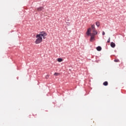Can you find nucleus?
Wrapping results in <instances>:
<instances>
[{
  "label": "nucleus",
  "mask_w": 126,
  "mask_h": 126,
  "mask_svg": "<svg viewBox=\"0 0 126 126\" xmlns=\"http://www.w3.org/2000/svg\"><path fill=\"white\" fill-rule=\"evenodd\" d=\"M46 36H47V33L45 32H42L38 34L36 36V39L35 41V44H40L43 41V39H46Z\"/></svg>",
  "instance_id": "1"
},
{
  "label": "nucleus",
  "mask_w": 126,
  "mask_h": 126,
  "mask_svg": "<svg viewBox=\"0 0 126 126\" xmlns=\"http://www.w3.org/2000/svg\"><path fill=\"white\" fill-rule=\"evenodd\" d=\"M87 36H91L90 41L93 42L94 39V37L97 35V33H91V28H90L88 29L86 32Z\"/></svg>",
  "instance_id": "2"
},
{
  "label": "nucleus",
  "mask_w": 126,
  "mask_h": 126,
  "mask_svg": "<svg viewBox=\"0 0 126 126\" xmlns=\"http://www.w3.org/2000/svg\"><path fill=\"white\" fill-rule=\"evenodd\" d=\"M91 30H92V33H94V34H97L98 33V32H97V31L96 30V29H95V25H92Z\"/></svg>",
  "instance_id": "3"
},
{
  "label": "nucleus",
  "mask_w": 126,
  "mask_h": 126,
  "mask_svg": "<svg viewBox=\"0 0 126 126\" xmlns=\"http://www.w3.org/2000/svg\"><path fill=\"white\" fill-rule=\"evenodd\" d=\"M43 9H44V7L41 6V7H39L37 8L36 9V10L37 11H42V10H43Z\"/></svg>",
  "instance_id": "4"
},
{
  "label": "nucleus",
  "mask_w": 126,
  "mask_h": 126,
  "mask_svg": "<svg viewBox=\"0 0 126 126\" xmlns=\"http://www.w3.org/2000/svg\"><path fill=\"white\" fill-rule=\"evenodd\" d=\"M110 46L112 48H115L116 47V44L114 42H111L110 44Z\"/></svg>",
  "instance_id": "5"
},
{
  "label": "nucleus",
  "mask_w": 126,
  "mask_h": 126,
  "mask_svg": "<svg viewBox=\"0 0 126 126\" xmlns=\"http://www.w3.org/2000/svg\"><path fill=\"white\" fill-rule=\"evenodd\" d=\"M96 50L97 51H101V50H102V48L100 46H98L97 47H96Z\"/></svg>",
  "instance_id": "6"
},
{
  "label": "nucleus",
  "mask_w": 126,
  "mask_h": 126,
  "mask_svg": "<svg viewBox=\"0 0 126 126\" xmlns=\"http://www.w3.org/2000/svg\"><path fill=\"white\" fill-rule=\"evenodd\" d=\"M57 61L59 62V63H62V62H63V59L58 58Z\"/></svg>",
  "instance_id": "7"
},
{
  "label": "nucleus",
  "mask_w": 126,
  "mask_h": 126,
  "mask_svg": "<svg viewBox=\"0 0 126 126\" xmlns=\"http://www.w3.org/2000/svg\"><path fill=\"white\" fill-rule=\"evenodd\" d=\"M103 85L104 86H108V82H107V81L104 82L103 83Z\"/></svg>",
  "instance_id": "8"
},
{
  "label": "nucleus",
  "mask_w": 126,
  "mask_h": 126,
  "mask_svg": "<svg viewBox=\"0 0 126 126\" xmlns=\"http://www.w3.org/2000/svg\"><path fill=\"white\" fill-rule=\"evenodd\" d=\"M95 24L97 27H99V26H100V23L99 22H96L95 23Z\"/></svg>",
  "instance_id": "9"
},
{
  "label": "nucleus",
  "mask_w": 126,
  "mask_h": 126,
  "mask_svg": "<svg viewBox=\"0 0 126 126\" xmlns=\"http://www.w3.org/2000/svg\"><path fill=\"white\" fill-rule=\"evenodd\" d=\"M114 62L115 63H119V62H120V60H119V59H115L114 60Z\"/></svg>",
  "instance_id": "10"
},
{
  "label": "nucleus",
  "mask_w": 126,
  "mask_h": 126,
  "mask_svg": "<svg viewBox=\"0 0 126 126\" xmlns=\"http://www.w3.org/2000/svg\"><path fill=\"white\" fill-rule=\"evenodd\" d=\"M54 75H55L56 76H58V75H60V73L56 72L54 73Z\"/></svg>",
  "instance_id": "11"
},
{
  "label": "nucleus",
  "mask_w": 126,
  "mask_h": 126,
  "mask_svg": "<svg viewBox=\"0 0 126 126\" xmlns=\"http://www.w3.org/2000/svg\"><path fill=\"white\" fill-rule=\"evenodd\" d=\"M110 40H111V38L109 37L108 40H107V43H110Z\"/></svg>",
  "instance_id": "12"
},
{
  "label": "nucleus",
  "mask_w": 126,
  "mask_h": 126,
  "mask_svg": "<svg viewBox=\"0 0 126 126\" xmlns=\"http://www.w3.org/2000/svg\"><path fill=\"white\" fill-rule=\"evenodd\" d=\"M102 35H105V32H102Z\"/></svg>",
  "instance_id": "13"
}]
</instances>
